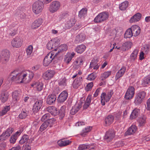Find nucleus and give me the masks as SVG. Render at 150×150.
<instances>
[{"label":"nucleus","instance_id":"obj_1","mask_svg":"<svg viewBox=\"0 0 150 150\" xmlns=\"http://www.w3.org/2000/svg\"><path fill=\"white\" fill-rule=\"evenodd\" d=\"M44 8V4L41 1H38L34 2L32 6L33 12L35 14H38L41 13Z\"/></svg>","mask_w":150,"mask_h":150},{"label":"nucleus","instance_id":"obj_2","mask_svg":"<svg viewBox=\"0 0 150 150\" xmlns=\"http://www.w3.org/2000/svg\"><path fill=\"white\" fill-rule=\"evenodd\" d=\"M9 77L12 81L17 83H22V72L18 73L16 71H14L10 74Z\"/></svg>","mask_w":150,"mask_h":150},{"label":"nucleus","instance_id":"obj_3","mask_svg":"<svg viewBox=\"0 0 150 150\" xmlns=\"http://www.w3.org/2000/svg\"><path fill=\"white\" fill-rule=\"evenodd\" d=\"M54 52L53 50L52 52H49L45 57L43 60V65L45 66H47L52 62V60L56 58L57 53H56L54 55Z\"/></svg>","mask_w":150,"mask_h":150},{"label":"nucleus","instance_id":"obj_4","mask_svg":"<svg viewBox=\"0 0 150 150\" xmlns=\"http://www.w3.org/2000/svg\"><path fill=\"white\" fill-rule=\"evenodd\" d=\"M109 17V14L106 12H103L99 13L93 20L96 23H101L107 20Z\"/></svg>","mask_w":150,"mask_h":150},{"label":"nucleus","instance_id":"obj_5","mask_svg":"<svg viewBox=\"0 0 150 150\" xmlns=\"http://www.w3.org/2000/svg\"><path fill=\"white\" fill-rule=\"evenodd\" d=\"M113 93L112 90H110L108 91L106 94L105 92L103 93L100 96L101 102L103 105H105V102L109 101Z\"/></svg>","mask_w":150,"mask_h":150},{"label":"nucleus","instance_id":"obj_6","mask_svg":"<svg viewBox=\"0 0 150 150\" xmlns=\"http://www.w3.org/2000/svg\"><path fill=\"white\" fill-rule=\"evenodd\" d=\"M22 72L23 83H26L29 82L34 76L33 73L29 70Z\"/></svg>","mask_w":150,"mask_h":150},{"label":"nucleus","instance_id":"obj_7","mask_svg":"<svg viewBox=\"0 0 150 150\" xmlns=\"http://www.w3.org/2000/svg\"><path fill=\"white\" fill-rule=\"evenodd\" d=\"M61 4L58 1H54L51 3L48 8L49 11L52 13H54L59 10Z\"/></svg>","mask_w":150,"mask_h":150},{"label":"nucleus","instance_id":"obj_8","mask_svg":"<svg viewBox=\"0 0 150 150\" xmlns=\"http://www.w3.org/2000/svg\"><path fill=\"white\" fill-rule=\"evenodd\" d=\"M0 56L3 64H6L10 58L9 51L7 50H3L1 53Z\"/></svg>","mask_w":150,"mask_h":150},{"label":"nucleus","instance_id":"obj_9","mask_svg":"<svg viewBox=\"0 0 150 150\" xmlns=\"http://www.w3.org/2000/svg\"><path fill=\"white\" fill-rule=\"evenodd\" d=\"M59 44V40L57 38H54L50 41L47 44V48L49 50L54 49Z\"/></svg>","mask_w":150,"mask_h":150},{"label":"nucleus","instance_id":"obj_10","mask_svg":"<svg viewBox=\"0 0 150 150\" xmlns=\"http://www.w3.org/2000/svg\"><path fill=\"white\" fill-rule=\"evenodd\" d=\"M146 94V93L143 91L140 92L136 94L134 100L135 104L138 105L141 103L145 97Z\"/></svg>","mask_w":150,"mask_h":150},{"label":"nucleus","instance_id":"obj_11","mask_svg":"<svg viewBox=\"0 0 150 150\" xmlns=\"http://www.w3.org/2000/svg\"><path fill=\"white\" fill-rule=\"evenodd\" d=\"M115 136L114 130L110 129L107 131L105 135V139L107 142L111 141Z\"/></svg>","mask_w":150,"mask_h":150},{"label":"nucleus","instance_id":"obj_12","mask_svg":"<svg viewBox=\"0 0 150 150\" xmlns=\"http://www.w3.org/2000/svg\"><path fill=\"white\" fill-rule=\"evenodd\" d=\"M96 148V145L94 144H83L79 145L77 150H85L88 149H89L88 150H95Z\"/></svg>","mask_w":150,"mask_h":150},{"label":"nucleus","instance_id":"obj_13","mask_svg":"<svg viewBox=\"0 0 150 150\" xmlns=\"http://www.w3.org/2000/svg\"><path fill=\"white\" fill-rule=\"evenodd\" d=\"M22 42L21 38L20 36H17L13 39L11 43L13 47L18 48L21 47Z\"/></svg>","mask_w":150,"mask_h":150},{"label":"nucleus","instance_id":"obj_14","mask_svg":"<svg viewBox=\"0 0 150 150\" xmlns=\"http://www.w3.org/2000/svg\"><path fill=\"white\" fill-rule=\"evenodd\" d=\"M134 94V89L133 87L130 86L128 88L126 93L125 97L127 100L130 99L133 97Z\"/></svg>","mask_w":150,"mask_h":150},{"label":"nucleus","instance_id":"obj_15","mask_svg":"<svg viewBox=\"0 0 150 150\" xmlns=\"http://www.w3.org/2000/svg\"><path fill=\"white\" fill-rule=\"evenodd\" d=\"M43 103V100L42 99H37L35 103L33 110L34 112H37L40 109L42 106Z\"/></svg>","mask_w":150,"mask_h":150},{"label":"nucleus","instance_id":"obj_16","mask_svg":"<svg viewBox=\"0 0 150 150\" xmlns=\"http://www.w3.org/2000/svg\"><path fill=\"white\" fill-rule=\"evenodd\" d=\"M55 73L54 70H48L43 74V77L45 80H49L53 77Z\"/></svg>","mask_w":150,"mask_h":150},{"label":"nucleus","instance_id":"obj_17","mask_svg":"<svg viewBox=\"0 0 150 150\" xmlns=\"http://www.w3.org/2000/svg\"><path fill=\"white\" fill-rule=\"evenodd\" d=\"M83 80L82 77L79 76L77 77L73 82V88H78L81 84Z\"/></svg>","mask_w":150,"mask_h":150},{"label":"nucleus","instance_id":"obj_18","mask_svg":"<svg viewBox=\"0 0 150 150\" xmlns=\"http://www.w3.org/2000/svg\"><path fill=\"white\" fill-rule=\"evenodd\" d=\"M133 35L136 37L140 33L141 29L140 27L137 25H133L131 28Z\"/></svg>","mask_w":150,"mask_h":150},{"label":"nucleus","instance_id":"obj_19","mask_svg":"<svg viewBox=\"0 0 150 150\" xmlns=\"http://www.w3.org/2000/svg\"><path fill=\"white\" fill-rule=\"evenodd\" d=\"M68 97V93L67 92L64 91L59 95L57 100L59 103L64 102Z\"/></svg>","mask_w":150,"mask_h":150},{"label":"nucleus","instance_id":"obj_20","mask_svg":"<svg viewBox=\"0 0 150 150\" xmlns=\"http://www.w3.org/2000/svg\"><path fill=\"white\" fill-rule=\"evenodd\" d=\"M86 39L85 35L83 33L77 35L75 38V42L78 44L83 42Z\"/></svg>","mask_w":150,"mask_h":150},{"label":"nucleus","instance_id":"obj_21","mask_svg":"<svg viewBox=\"0 0 150 150\" xmlns=\"http://www.w3.org/2000/svg\"><path fill=\"white\" fill-rule=\"evenodd\" d=\"M31 86L36 88L38 91H41L43 88V84L39 81L34 82L31 84Z\"/></svg>","mask_w":150,"mask_h":150},{"label":"nucleus","instance_id":"obj_22","mask_svg":"<svg viewBox=\"0 0 150 150\" xmlns=\"http://www.w3.org/2000/svg\"><path fill=\"white\" fill-rule=\"evenodd\" d=\"M9 96L8 92L4 90L1 91L0 99L1 102L5 103L8 100Z\"/></svg>","mask_w":150,"mask_h":150},{"label":"nucleus","instance_id":"obj_23","mask_svg":"<svg viewBox=\"0 0 150 150\" xmlns=\"http://www.w3.org/2000/svg\"><path fill=\"white\" fill-rule=\"evenodd\" d=\"M83 61L81 58H78L76 61L74 62L73 63V66L76 69H78L81 67L82 65Z\"/></svg>","mask_w":150,"mask_h":150},{"label":"nucleus","instance_id":"obj_24","mask_svg":"<svg viewBox=\"0 0 150 150\" xmlns=\"http://www.w3.org/2000/svg\"><path fill=\"white\" fill-rule=\"evenodd\" d=\"M142 15L139 13H137L132 16L129 20L130 23H134L137 22L140 19Z\"/></svg>","mask_w":150,"mask_h":150},{"label":"nucleus","instance_id":"obj_25","mask_svg":"<svg viewBox=\"0 0 150 150\" xmlns=\"http://www.w3.org/2000/svg\"><path fill=\"white\" fill-rule=\"evenodd\" d=\"M56 98V96L54 94L49 95L46 99V102L49 105H51L55 102Z\"/></svg>","mask_w":150,"mask_h":150},{"label":"nucleus","instance_id":"obj_26","mask_svg":"<svg viewBox=\"0 0 150 150\" xmlns=\"http://www.w3.org/2000/svg\"><path fill=\"white\" fill-rule=\"evenodd\" d=\"M42 22L43 21L42 18H38L32 23L31 28L33 29L37 28L41 25Z\"/></svg>","mask_w":150,"mask_h":150},{"label":"nucleus","instance_id":"obj_27","mask_svg":"<svg viewBox=\"0 0 150 150\" xmlns=\"http://www.w3.org/2000/svg\"><path fill=\"white\" fill-rule=\"evenodd\" d=\"M75 55V53L72 52L71 53H68L65 55L64 60L67 64H68L69 62Z\"/></svg>","mask_w":150,"mask_h":150},{"label":"nucleus","instance_id":"obj_28","mask_svg":"<svg viewBox=\"0 0 150 150\" xmlns=\"http://www.w3.org/2000/svg\"><path fill=\"white\" fill-rule=\"evenodd\" d=\"M13 132V129L11 127L8 128L5 132H3L1 135L2 137L6 139L9 137Z\"/></svg>","mask_w":150,"mask_h":150},{"label":"nucleus","instance_id":"obj_29","mask_svg":"<svg viewBox=\"0 0 150 150\" xmlns=\"http://www.w3.org/2000/svg\"><path fill=\"white\" fill-rule=\"evenodd\" d=\"M98 61L97 59H93L92 60L90 66V68H93L94 69H97L100 65V64L98 63Z\"/></svg>","mask_w":150,"mask_h":150},{"label":"nucleus","instance_id":"obj_30","mask_svg":"<svg viewBox=\"0 0 150 150\" xmlns=\"http://www.w3.org/2000/svg\"><path fill=\"white\" fill-rule=\"evenodd\" d=\"M114 117L112 115H109L105 119V126L110 125L113 122Z\"/></svg>","mask_w":150,"mask_h":150},{"label":"nucleus","instance_id":"obj_31","mask_svg":"<svg viewBox=\"0 0 150 150\" xmlns=\"http://www.w3.org/2000/svg\"><path fill=\"white\" fill-rule=\"evenodd\" d=\"M126 70V68L125 67H122L121 68L117 73L115 78L116 80L122 76Z\"/></svg>","mask_w":150,"mask_h":150},{"label":"nucleus","instance_id":"obj_32","mask_svg":"<svg viewBox=\"0 0 150 150\" xmlns=\"http://www.w3.org/2000/svg\"><path fill=\"white\" fill-rule=\"evenodd\" d=\"M76 20L74 18H72L67 21L65 24V27L66 28H69L73 26L75 23Z\"/></svg>","mask_w":150,"mask_h":150},{"label":"nucleus","instance_id":"obj_33","mask_svg":"<svg viewBox=\"0 0 150 150\" xmlns=\"http://www.w3.org/2000/svg\"><path fill=\"white\" fill-rule=\"evenodd\" d=\"M71 142V141L69 140H66L64 139H63L59 140L57 143L59 146L62 147L69 145Z\"/></svg>","mask_w":150,"mask_h":150},{"label":"nucleus","instance_id":"obj_34","mask_svg":"<svg viewBox=\"0 0 150 150\" xmlns=\"http://www.w3.org/2000/svg\"><path fill=\"white\" fill-rule=\"evenodd\" d=\"M12 97L13 101L15 103L19 100L21 97L19 92L17 91L13 92L12 94Z\"/></svg>","mask_w":150,"mask_h":150},{"label":"nucleus","instance_id":"obj_35","mask_svg":"<svg viewBox=\"0 0 150 150\" xmlns=\"http://www.w3.org/2000/svg\"><path fill=\"white\" fill-rule=\"evenodd\" d=\"M86 49V46L83 45L78 46L75 48L76 51L78 53H82Z\"/></svg>","mask_w":150,"mask_h":150},{"label":"nucleus","instance_id":"obj_36","mask_svg":"<svg viewBox=\"0 0 150 150\" xmlns=\"http://www.w3.org/2000/svg\"><path fill=\"white\" fill-rule=\"evenodd\" d=\"M18 28V26L16 25L14 27L13 26V28H10L8 30L9 34L11 36L15 35L17 33Z\"/></svg>","mask_w":150,"mask_h":150},{"label":"nucleus","instance_id":"obj_37","mask_svg":"<svg viewBox=\"0 0 150 150\" xmlns=\"http://www.w3.org/2000/svg\"><path fill=\"white\" fill-rule=\"evenodd\" d=\"M137 129L135 125H132L131 126L126 132V134L128 135H131L134 133Z\"/></svg>","mask_w":150,"mask_h":150},{"label":"nucleus","instance_id":"obj_38","mask_svg":"<svg viewBox=\"0 0 150 150\" xmlns=\"http://www.w3.org/2000/svg\"><path fill=\"white\" fill-rule=\"evenodd\" d=\"M91 126H88L83 129L80 133V135L83 137H85L87 133L90 132L92 129Z\"/></svg>","mask_w":150,"mask_h":150},{"label":"nucleus","instance_id":"obj_39","mask_svg":"<svg viewBox=\"0 0 150 150\" xmlns=\"http://www.w3.org/2000/svg\"><path fill=\"white\" fill-rule=\"evenodd\" d=\"M67 46L66 44H63L60 46L58 48L55 49L53 50V52H55L58 50V52L56 53L57 54L61 51H66L67 50Z\"/></svg>","mask_w":150,"mask_h":150},{"label":"nucleus","instance_id":"obj_40","mask_svg":"<svg viewBox=\"0 0 150 150\" xmlns=\"http://www.w3.org/2000/svg\"><path fill=\"white\" fill-rule=\"evenodd\" d=\"M128 2L127 1H125L120 4L119 8L120 10L124 11L128 7Z\"/></svg>","mask_w":150,"mask_h":150},{"label":"nucleus","instance_id":"obj_41","mask_svg":"<svg viewBox=\"0 0 150 150\" xmlns=\"http://www.w3.org/2000/svg\"><path fill=\"white\" fill-rule=\"evenodd\" d=\"M28 112L25 109H23L22 112L19 115V117L22 119L25 118L28 115Z\"/></svg>","mask_w":150,"mask_h":150},{"label":"nucleus","instance_id":"obj_42","mask_svg":"<svg viewBox=\"0 0 150 150\" xmlns=\"http://www.w3.org/2000/svg\"><path fill=\"white\" fill-rule=\"evenodd\" d=\"M139 113V109L137 108L134 109L130 115V119H134L135 118L138 116Z\"/></svg>","mask_w":150,"mask_h":150},{"label":"nucleus","instance_id":"obj_43","mask_svg":"<svg viewBox=\"0 0 150 150\" xmlns=\"http://www.w3.org/2000/svg\"><path fill=\"white\" fill-rule=\"evenodd\" d=\"M80 108L81 107L79 105H75L71 110L70 113L72 115H74L79 110Z\"/></svg>","mask_w":150,"mask_h":150},{"label":"nucleus","instance_id":"obj_44","mask_svg":"<svg viewBox=\"0 0 150 150\" xmlns=\"http://www.w3.org/2000/svg\"><path fill=\"white\" fill-rule=\"evenodd\" d=\"M87 10L86 8L82 9L79 12V17L81 18H84L86 15Z\"/></svg>","mask_w":150,"mask_h":150},{"label":"nucleus","instance_id":"obj_45","mask_svg":"<svg viewBox=\"0 0 150 150\" xmlns=\"http://www.w3.org/2000/svg\"><path fill=\"white\" fill-rule=\"evenodd\" d=\"M150 83V76H147L144 79L142 83L143 86H146Z\"/></svg>","mask_w":150,"mask_h":150},{"label":"nucleus","instance_id":"obj_46","mask_svg":"<svg viewBox=\"0 0 150 150\" xmlns=\"http://www.w3.org/2000/svg\"><path fill=\"white\" fill-rule=\"evenodd\" d=\"M111 71H108L104 72L102 74L100 75V77L101 78L102 80H103L106 79L111 74Z\"/></svg>","mask_w":150,"mask_h":150},{"label":"nucleus","instance_id":"obj_47","mask_svg":"<svg viewBox=\"0 0 150 150\" xmlns=\"http://www.w3.org/2000/svg\"><path fill=\"white\" fill-rule=\"evenodd\" d=\"M133 36L132 33L131 28H129L126 31L125 35L124 38H130Z\"/></svg>","mask_w":150,"mask_h":150},{"label":"nucleus","instance_id":"obj_48","mask_svg":"<svg viewBox=\"0 0 150 150\" xmlns=\"http://www.w3.org/2000/svg\"><path fill=\"white\" fill-rule=\"evenodd\" d=\"M29 139V136L26 134H24L20 140L19 143L21 144H23L25 142H27Z\"/></svg>","mask_w":150,"mask_h":150},{"label":"nucleus","instance_id":"obj_49","mask_svg":"<svg viewBox=\"0 0 150 150\" xmlns=\"http://www.w3.org/2000/svg\"><path fill=\"white\" fill-rule=\"evenodd\" d=\"M138 51V50L136 49L130 55V58L132 60H134L137 59Z\"/></svg>","mask_w":150,"mask_h":150},{"label":"nucleus","instance_id":"obj_50","mask_svg":"<svg viewBox=\"0 0 150 150\" xmlns=\"http://www.w3.org/2000/svg\"><path fill=\"white\" fill-rule=\"evenodd\" d=\"M146 117L144 116H142L139 118L138 121L139 126H143L144 124L146 122Z\"/></svg>","mask_w":150,"mask_h":150},{"label":"nucleus","instance_id":"obj_51","mask_svg":"<svg viewBox=\"0 0 150 150\" xmlns=\"http://www.w3.org/2000/svg\"><path fill=\"white\" fill-rule=\"evenodd\" d=\"M33 47L31 45H29L26 49V53L28 57H30L33 52Z\"/></svg>","mask_w":150,"mask_h":150},{"label":"nucleus","instance_id":"obj_52","mask_svg":"<svg viewBox=\"0 0 150 150\" xmlns=\"http://www.w3.org/2000/svg\"><path fill=\"white\" fill-rule=\"evenodd\" d=\"M49 123L46 122H44L40 126L39 130L42 132L45 130L48 126Z\"/></svg>","mask_w":150,"mask_h":150},{"label":"nucleus","instance_id":"obj_53","mask_svg":"<svg viewBox=\"0 0 150 150\" xmlns=\"http://www.w3.org/2000/svg\"><path fill=\"white\" fill-rule=\"evenodd\" d=\"M10 109V106H5L1 111L0 112V116H2L5 114Z\"/></svg>","mask_w":150,"mask_h":150},{"label":"nucleus","instance_id":"obj_54","mask_svg":"<svg viewBox=\"0 0 150 150\" xmlns=\"http://www.w3.org/2000/svg\"><path fill=\"white\" fill-rule=\"evenodd\" d=\"M96 77V74L92 73L88 75L87 79L88 80L92 81L94 80Z\"/></svg>","mask_w":150,"mask_h":150},{"label":"nucleus","instance_id":"obj_55","mask_svg":"<svg viewBox=\"0 0 150 150\" xmlns=\"http://www.w3.org/2000/svg\"><path fill=\"white\" fill-rule=\"evenodd\" d=\"M56 121L55 118H51L47 120L46 122L49 123V125L50 127H52V124L54 123Z\"/></svg>","mask_w":150,"mask_h":150},{"label":"nucleus","instance_id":"obj_56","mask_svg":"<svg viewBox=\"0 0 150 150\" xmlns=\"http://www.w3.org/2000/svg\"><path fill=\"white\" fill-rule=\"evenodd\" d=\"M93 86V82L89 83L87 85L86 89L87 91H89L91 90Z\"/></svg>","mask_w":150,"mask_h":150},{"label":"nucleus","instance_id":"obj_57","mask_svg":"<svg viewBox=\"0 0 150 150\" xmlns=\"http://www.w3.org/2000/svg\"><path fill=\"white\" fill-rule=\"evenodd\" d=\"M59 111L57 108L54 107L53 108V109L52 110V112L51 114L54 116H56L59 114Z\"/></svg>","mask_w":150,"mask_h":150},{"label":"nucleus","instance_id":"obj_58","mask_svg":"<svg viewBox=\"0 0 150 150\" xmlns=\"http://www.w3.org/2000/svg\"><path fill=\"white\" fill-rule=\"evenodd\" d=\"M60 86H64L66 85V80L65 78H63L59 83Z\"/></svg>","mask_w":150,"mask_h":150},{"label":"nucleus","instance_id":"obj_59","mask_svg":"<svg viewBox=\"0 0 150 150\" xmlns=\"http://www.w3.org/2000/svg\"><path fill=\"white\" fill-rule=\"evenodd\" d=\"M50 114L49 113H46L41 118V120L42 121H44L45 120H49V118L50 117Z\"/></svg>","mask_w":150,"mask_h":150},{"label":"nucleus","instance_id":"obj_60","mask_svg":"<svg viewBox=\"0 0 150 150\" xmlns=\"http://www.w3.org/2000/svg\"><path fill=\"white\" fill-rule=\"evenodd\" d=\"M17 138L16 137L13 135H12L10 139V142L11 143L14 144L16 141Z\"/></svg>","mask_w":150,"mask_h":150},{"label":"nucleus","instance_id":"obj_61","mask_svg":"<svg viewBox=\"0 0 150 150\" xmlns=\"http://www.w3.org/2000/svg\"><path fill=\"white\" fill-rule=\"evenodd\" d=\"M92 98V96L89 95L88 96L85 102L88 103L90 104Z\"/></svg>","mask_w":150,"mask_h":150},{"label":"nucleus","instance_id":"obj_62","mask_svg":"<svg viewBox=\"0 0 150 150\" xmlns=\"http://www.w3.org/2000/svg\"><path fill=\"white\" fill-rule=\"evenodd\" d=\"M54 106H49L46 108V110L51 114L52 112L53 108H54Z\"/></svg>","mask_w":150,"mask_h":150},{"label":"nucleus","instance_id":"obj_63","mask_svg":"<svg viewBox=\"0 0 150 150\" xmlns=\"http://www.w3.org/2000/svg\"><path fill=\"white\" fill-rule=\"evenodd\" d=\"M54 106H49L46 108V110L51 114L52 112L53 108H54Z\"/></svg>","mask_w":150,"mask_h":150},{"label":"nucleus","instance_id":"obj_64","mask_svg":"<svg viewBox=\"0 0 150 150\" xmlns=\"http://www.w3.org/2000/svg\"><path fill=\"white\" fill-rule=\"evenodd\" d=\"M146 108L148 110H150V98L147 101Z\"/></svg>","mask_w":150,"mask_h":150}]
</instances>
